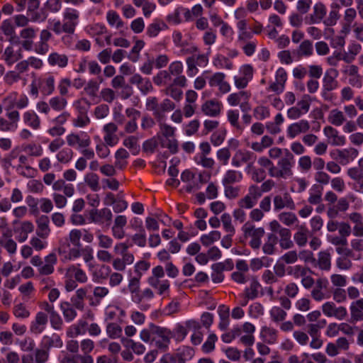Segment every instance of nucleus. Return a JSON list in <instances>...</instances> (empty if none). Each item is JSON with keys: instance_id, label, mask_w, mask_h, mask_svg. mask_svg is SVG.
<instances>
[{"instance_id": "nucleus-1", "label": "nucleus", "mask_w": 363, "mask_h": 363, "mask_svg": "<svg viewBox=\"0 0 363 363\" xmlns=\"http://www.w3.org/2000/svg\"><path fill=\"white\" fill-rule=\"evenodd\" d=\"M140 337L145 342L152 341L158 350L165 352L169 348L172 333L166 328L150 323L148 328L141 330Z\"/></svg>"}, {"instance_id": "nucleus-2", "label": "nucleus", "mask_w": 363, "mask_h": 363, "mask_svg": "<svg viewBox=\"0 0 363 363\" xmlns=\"http://www.w3.org/2000/svg\"><path fill=\"white\" fill-rule=\"evenodd\" d=\"M44 260L45 264L39 255H35L30 259V264L38 267L39 275L49 276L55 271V265L57 262V255L55 252H51L45 257Z\"/></svg>"}, {"instance_id": "nucleus-3", "label": "nucleus", "mask_w": 363, "mask_h": 363, "mask_svg": "<svg viewBox=\"0 0 363 363\" xmlns=\"http://www.w3.org/2000/svg\"><path fill=\"white\" fill-rule=\"evenodd\" d=\"M242 230L245 238H250L249 245L254 250H259L262 245V238L265 234L263 228H255L250 222H246L242 227Z\"/></svg>"}, {"instance_id": "nucleus-4", "label": "nucleus", "mask_w": 363, "mask_h": 363, "mask_svg": "<svg viewBox=\"0 0 363 363\" xmlns=\"http://www.w3.org/2000/svg\"><path fill=\"white\" fill-rule=\"evenodd\" d=\"M251 94L246 91H240L236 93L230 94L228 98V103L232 106H240L243 113L249 112L252 107L250 104Z\"/></svg>"}, {"instance_id": "nucleus-5", "label": "nucleus", "mask_w": 363, "mask_h": 363, "mask_svg": "<svg viewBox=\"0 0 363 363\" xmlns=\"http://www.w3.org/2000/svg\"><path fill=\"white\" fill-rule=\"evenodd\" d=\"M79 11L67 8L63 13L62 24L65 29V33L72 35L75 32L76 27L79 23Z\"/></svg>"}, {"instance_id": "nucleus-6", "label": "nucleus", "mask_w": 363, "mask_h": 363, "mask_svg": "<svg viewBox=\"0 0 363 363\" xmlns=\"http://www.w3.org/2000/svg\"><path fill=\"white\" fill-rule=\"evenodd\" d=\"M338 76V71L336 69H328L323 79V96L325 99H329L330 92L338 87V82L336 78Z\"/></svg>"}, {"instance_id": "nucleus-7", "label": "nucleus", "mask_w": 363, "mask_h": 363, "mask_svg": "<svg viewBox=\"0 0 363 363\" xmlns=\"http://www.w3.org/2000/svg\"><path fill=\"white\" fill-rule=\"evenodd\" d=\"M5 118L0 116V131L14 132L18 127L20 113L17 110L6 111Z\"/></svg>"}, {"instance_id": "nucleus-8", "label": "nucleus", "mask_w": 363, "mask_h": 363, "mask_svg": "<svg viewBox=\"0 0 363 363\" xmlns=\"http://www.w3.org/2000/svg\"><path fill=\"white\" fill-rule=\"evenodd\" d=\"M13 225L16 240L19 242H25L28 239V234L34 230L33 224L28 220L19 221L16 220L13 222Z\"/></svg>"}, {"instance_id": "nucleus-9", "label": "nucleus", "mask_w": 363, "mask_h": 363, "mask_svg": "<svg viewBox=\"0 0 363 363\" xmlns=\"http://www.w3.org/2000/svg\"><path fill=\"white\" fill-rule=\"evenodd\" d=\"M294 164V157L287 149L285 155L277 162L279 170L283 179H287L293 175L292 167Z\"/></svg>"}, {"instance_id": "nucleus-10", "label": "nucleus", "mask_w": 363, "mask_h": 363, "mask_svg": "<svg viewBox=\"0 0 363 363\" xmlns=\"http://www.w3.org/2000/svg\"><path fill=\"white\" fill-rule=\"evenodd\" d=\"M322 311L328 317H335L336 319L342 320L347 316V311L345 306H336L333 301H328L323 304Z\"/></svg>"}, {"instance_id": "nucleus-11", "label": "nucleus", "mask_w": 363, "mask_h": 363, "mask_svg": "<svg viewBox=\"0 0 363 363\" xmlns=\"http://www.w3.org/2000/svg\"><path fill=\"white\" fill-rule=\"evenodd\" d=\"M113 214L109 208H94L89 212V218L91 222L97 224L106 223L109 225L112 220Z\"/></svg>"}, {"instance_id": "nucleus-12", "label": "nucleus", "mask_w": 363, "mask_h": 363, "mask_svg": "<svg viewBox=\"0 0 363 363\" xmlns=\"http://www.w3.org/2000/svg\"><path fill=\"white\" fill-rule=\"evenodd\" d=\"M350 342L345 337L337 338L335 342L328 343L325 352L330 357H335L340 354L341 351H347L350 348Z\"/></svg>"}, {"instance_id": "nucleus-13", "label": "nucleus", "mask_w": 363, "mask_h": 363, "mask_svg": "<svg viewBox=\"0 0 363 363\" xmlns=\"http://www.w3.org/2000/svg\"><path fill=\"white\" fill-rule=\"evenodd\" d=\"M40 86V91L43 96H50L55 91V79L51 74H47L36 79Z\"/></svg>"}, {"instance_id": "nucleus-14", "label": "nucleus", "mask_w": 363, "mask_h": 363, "mask_svg": "<svg viewBox=\"0 0 363 363\" xmlns=\"http://www.w3.org/2000/svg\"><path fill=\"white\" fill-rule=\"evenodd\" d=\"M48 317L44 312H38L35 319L30 323V332L34 335L42 333L48 324Z\"/></svg>"}, {"instance_id": "nucleus-15", "label": "nucleus", "mask_w": 363, "mask_h": 363, "mask_svg": "<svg viewBox=\"0 0 363 363\" xmlns=\"http://www.w3.org/2000/svg\"><path fill=\"white\" fill-rule=\"evenodd\" d=\"M225 74L223 72H216L208 79L209 86L211 87L218 86L222 94H226L230 91V84L225 81Z\"/></svg>"}, {"instance_id": "nucleus-16", "label": "nucleus", "mask_w": 363, "mask_h": 363, "mask_svg": "<svg viewBox=\"0 0 363 363\" xmlns=\"http://www.w3.org/2000/svg\"><path fill=\"white\" fill-rule=\"evenodd\" d=\"M309 129V122L306 120H300L299 121L291 123L288 126L286 129L287 137L293 139L301 133H307Z\"/></svg>"}, {"instance_id": "nucleus-17", "label": "nucleus", "mask_w": 363, "mask_h": 363, "mask_svg": "<svg viewBox=\"0 0 363 363\" xmlns=\"http://www.w3.org/2000/svg\"><path fill=\"white\" fill-rule=\"evenodd\" d=\"M273 201L275 211H279L284 208L290 210H294L296 208V205L289 193H284L283 195H276Z\"/></svg>"}, {"instance_id": "nucleus-18", "label": "nucleus", "mask_w": 363, "mask_h": 363, "mask_svg": "<svg viewBox=\"0 0 363 363\" xmlns=\"http://www.w3.org/2000/svg\"><path fill=\"white\" fill-rule=\"evenodd\" d=\"M358 150L353 147L344 150H336L330 153L333 158L339 160L342 164H346L350 160H354L358 155Z\"/></svg>"}, {"instance_id": "nucleus-19", "label": "nucleus", "mask_w": 363, "mask_h": 363, "mask_svg": "<svg viewBox=\"0 0 363 363\" xmlns=\"http://www.w3.org/2000/svg\"><path fill=\"white\" fill-rule=\"evenodd\" d=\"M67 143L71 147L77 145L80 148H85L90 145L91 139L87 133H83L81 135L71 133L67 136Z\"/></svg>"}, {"instance_id": "nucleus-20", "label": "nucleus", "mask_w": 363, "mask_h": 363, "mask_svg": "<svg viewBox=\"0 0 363 363\" xmlns=\"http://www.w3.org/2000/svg\"><path fill=\"white\" fill-rule=\"evenodd\" d=\"M223 108L222 103L217 99L206 101L201 106V111L206 116L216 117L220 115Z\"/></svg>"}, {"instance_id": "nucleus-21", "label": "nucleus", "mask_w": 363, "mask_h": 363, "mask_svg": "<svg viewBox=\"0 0 363 363\" xmlns=\"http://www.w3.org/2000/svg\"><path fill=\"white\" fill-rule=\"evenodd\" d=\"M131 84L136 85L143 94L146 95L153 89L150 80L139 74H133L129 79Z\"/></svg>"}, {"instance_id": "nucleus-22", "label": "nucleus", "mask_w": 363, "mask_h": 363, "mask_svg": "<svg viewBox=\"0 0 363 363\" xmlns=\"http://www.w3.org/2000/svg\"><path fill=\"white\" fill-rule=\"evenodd\" d=\"M315 287L311 291V297L316 301H320L325 298H329L323 289H326L328 286V281L325 278L318 279L315 282Z\"/></svg>"}, {"instance_id": "nucleus-23", "label": "nucleus", "mask_w": 363, "mask_h": 363, "mask_svg": "<svg viewBox=\"0 0 363 363\" xmlns=\"http://www.w3.org/2000/svg\"><path fill=\"white\" fill-rule=\"evenodd\" d=\"M351 323L363 321V298L352 301L350 306Z\"/></svg>"}, {"instance_id": "nucleus-24", "label": "nucleus", "mask_w": 363, "mask_h": 363, "mask_svg": "<svg viewBox=\"0 0 363 363\" xmlns=\"http://www.w3.org/2000/svg\"><path fill=\"white\" fill-rule=\"evenodd\" d=\"M23 57L22 51L21 49L15 51L13 46H8L4 50L1 55V60L4 61L9 67L12 66L14 63L18 62Z\"/></svg>"}, {"instance_id": "nucleus-25", "label": "nucleus", "mask_w": 363, "mask_h": 363, "mask_svg": "<svg viewBox=\"0 0 363 363\" xmlns=\"http://www.w3.org/2000/svg\"><path fill=\"white\" fill-rule=\"evenodd\" d=\"M23 121L26 126L30 128L33 130H37L40 128V118L33 110H28L23 113Z\"/></svg>"}, {"instance_id": "nucleus-26", "label": "nucleus", "mask_w": 363, "mask_h": 363, "mask_svg": "<svg viewBox=\"0 0 363 363\" xmlns=\"http://www.w3.org/2000/svg\"><path fill=\"white\" fill-rule=\"evenodd\" d=\"M293 54L298 59L309 57L313 55V44L310 40H303L299 46L293 51Z\"/></svg>"}, {"instance_id": "nucleus-27", "label": "nucleus", "mask_w": 363, "mask_h": 363, "mask_svg": "<svg viewBox=\"0 0 363 363\" xmlns=\"http://www.w3.org/2000/svg\"><path fill=\"white\" fill-rule=\"evenodd\" d=\"M69 58L66 54L59 53L57 52H51L48 57V62L52 67L65 68L67 66Z\"/></svg>"}, {"instance_id": "nucleus-28", "label": "nucleus", "mask_w": 363, "mask_h": 363, "mask_svg": "<svg viewBox=\"0 0 363 363\" xmlns=\"http://www.w3.org/2000/svg\"><path fill=\"white\" fill-rule=\"evenodd\" d=\"M168 29L166 23L160 18H155L152 23L149 24L146 28V34L150 38H155L158 35L160 31Z\"/></svg>"}, {"instance_id": "nucleus-29", "label": "nucleus", "mask_w": 363, "mask_h": 363, "mask_svg": "<svg viewBox=\"0 0 363 363\" xmlns=\"http://www.w3.org/2000/svg\"><path fill=\"white\" fill-rule=\"evenodd\" d=\"M62 345V340L60 336L56 333H53L51 335H45L40 342V346L45 347L49 351L52 347L61 348Z\"/></svg>"}, {"instance_id": "nucleus-30", "label": "nucleus", "mask_w": 363, "mask_h": 363, "mask_svg": "<svg viewBox=\"0 0 363 363\" xmlns=\"http://www.w3.org/2000/svg\"><path fill=\"white\" fill-rule=\"evenodd\" d=\"M325 135L328 138H332L331 144L334 146L344 145L346 143V138L344 135H339L338 131L332 126H325L323 129Z\"/></svg>"}, {"instance_id": "nucleus-31", "label": "nucleus", "mask_w": 363, "mask_h": 363, "mask_svg": "<svg viewBox=\"0 0 363 363\" xmlns=\"http://www.w3.org/2000/svg\"><path fill=\"white\" fill-rule=\"evenodd\" d=\"M87 290L85 288L77 289L75 294L70 299V303L73 307L79 311H84L85 307L84 298H86Z\"/></svg>"}, {"instance_id": "nucleus-32", "label": "nucleus", "mask_w": 363, "mask_h": 363, "mask_svg": "<svg viewBox=\"0 0 363 363\" xmlns=\"http://www.w3.org/2000/svg\"><path fill=\"white\" fill-rule=\"evenodd\" d=\"M49 223L50 220L47 216L43 215L38 218L36 234L39 238L45 239L48 237L50 232Z\"/></svg>"}, {"instance_id": "nucleus-33", "label": "nucleus", "mask_w": 363, "mask_h": 363, "mask_svg": "<svg viewBox=\"0 0 363 363\" xmlns=\"http://www.w3.org/2000/svg\"><path fill=\"white\" fill-rule=\"evenodd\" d=\"M277 234L279 235L278 242L281 249L288 250L294 247V242L291 240V232L289 228H284Z\"/></svg>"}, {"instance_id": "nucleus-34", "label": "nucleus", "mask_w": 363, "mask_h": 363, "mask_svg": "<svg viewBox=\"0 0 363 363\" xmlns=\"http://www.w3.org/2000/svg\"><path fill=\"white\" fill-rule=\"evenodd\" d=\"M278 242V236L274 233H267V238L262 245V251L265 255H272L277 251L276 245Z\"/></svg>"}, {"instance_id": "nucleus-35", "label": "nucleus", "mask_w": 363, "mask_h": 363, "mask_svg": "<svg viewBox=\"0 0 363 363\" xmlns=\"http://www.w3.org/2000/svg\"><path fill=\"white\" fill-rule=\"evenodd\" d=\"M327 13V9L322 2L315 4L313 6V13L310 17L309 23H320Z\"/></svg>"}, {"instance_id": "nucleus-36", "label": "nucleus", "mask_w": 363, "mask_h": 363, "mask_svg": "<svg viewBox=\"0 0 363 363\" xmlns=\"http://www.w3.org/2000/svg\"><path fill=\"white\" fill-rule=\"evenodd\" d=\"M313 267H318L322 270L328 271L331 267L330 254L327 251H321L318 255V259Z\"/></svg>"}, {"instance_id": "nucleus-37", "label": "nucleus", "mask_w": 363, "mask_h": 363, "mask_svg": "<svg viewBox=\"0 0 363 363\" xmlns=\"http://www.w3.org/2000/svg\"><path fill=\"white\" fill-rule=\"evenodd\" d=\"M330 9L331 10L329 12L328 16L323 21V23L326 26H335L340 17L339 13V10L340 9V4L333 2L330 5Z\"/></svg>"}, {"instance_id": "nucleus-38", "label": "nucleus", "mask_w": 363, "mask_h": 363, "mask_svg": "<svg viewBox=\"0 0 363 363\" xmlns=\"http://www.w3.org/2000/svg\"><path fill=\"white\" fill-rule=\"evenodd\" d=\"M60 308L66 322H72L77 316L76 308L69 301H62Z\"/></svg>"}, {"instance_id": "nucleus-39", "label": "nucleus", "mask_w": 363, "mask_h": 363, "mask_svg": "<svg viewBox=\"0 0 363 363\" xmlns=\"http://www.w3.org/2000/svg\"><path fill=\"white\" fill-rule=\"evenodd\" d=\"M69 247V243H65V244L61 245L58 247V250H57L59 255H64V258L65 259H69V260L78 258L79 257L81 256L82 251H80V250L78 248L79 247H76L69 249V252L67 253V249Z\"/></svg>"}, {"instance_id": "nucleus-40", "label": "nucleus", "mask_w": 363, "mask_h": 363, "mask_svg": "<svg viewBox=\"0 0 363 363\" xmlns=\"http://www.w3.org/2000/svg\"><path fill=\"white\" fill-rule=\"evenodd\" d=\"M128 152L124 148L118 149L115 153V167L118 169H124L128 165Z\"/></svg>"}, {"instance_id": "nucleus-41", "label": "nucleus", "mask_w": 363, "mask_h": 363, "mask_svg": "<svg viewBox=\"0 0 363 363\" xmlns=\"http://www.w3.org/2000/svg\"><path fill=\"white\" fill-rule=\"evenodd\" d=\"M323 186L318 184H314L309 190V197L308 201L313 205L319 204L322 201Z\"/></svg>"}, {"instance_id": "nucleus-42", "label": "nucleus", "mask_w": 363, "mask_h": 363, "mask_svg": "<svg viewBox=\"0 0 363 363\" xmlns=\"http://www.w3.org/2000/svg\"><path fill=\"white\" fill-rule=\"evenodd\" d=\"M261 337L268 344H274L277 340V330L267 326H264L261 329Z\"/></svg>"}, {"instance_id": "nucleus-43", "label": "nucleus", "mask_w": 363, "mask_h": 363, "mask_svg": "<svg viewBox=\"0 0 363 363\" xmlns=\"http://www.w3.org/2000/svg\"><path fill=\"white\" fill-rule=\"evenodd\" d=\"M103 82L104 79L101 76L98 77L97 79L89 80L84 87V91L89 96L96 97L99 90V84Z\"/></svg>"}, {"instance_id": "nucleus-44", "label": "nucleus", "mask_w": 363, "mask_h": 363, "mask_svg": "<svg viewBox=\"0 0 363 363\" xmlns=\"http://www.w3.org/2000/svg\"><path fill=\"white\" fill-rule=\"evenodd\" d=\"M242 179V174L239 171L229 169L225 173L222 179V184H233L238 183Z\"/></svg>"}, {"instance_id": "nucleus-45", "label": "nucleus", "mask_w": 363, "mask_h": 363, "mask_svg": "<svg viewBox=\"0 0 363 363\" xmlns=\"http://www.w3.org/2000/svg\"><path fill=\"white\" fill-rule=\"evenodd\" d=\"M309 230L305 225L299 226L298 230L294 235V239L299 247H304L308 242Z\"/></svg>"}, {"instance_id": "nucleus-46", "label": "nucleus", "mask_w": 363, "mask_h": 363, "mask_svg": "<svg viewBox=\"0 0 363 363\" xmlns=\"http://www.w3.org/2000/svg\"><path fill=\"white\" fill-rule=\"evenodd\" d=\"M75 127L83 128L90 123V119L87 115V112L84 108L78 107L77 116L72 121Z\"/></svg>"}, {"instance_id": "nucleus-47", "label": "nucleus", "mask_w": 363, "mask_h": 363, "mask_svg": "<svg viewBox=\"0 0 363 363\" xmlns=\"http://www.w3.org/2000/svg\"><path fill=\"white\" fill-rule=\"evenodd\" d=\"M213 64L218 69H232L233 68V63L230 59L221 54L215 56Z\"/></svg>"}, {"instance_id": "nucleus-48", "label": "nucleus", "mask_w": 363, "mask_h": 363, "mask_svg": "<svg viewBox=\"0 0 363 363\" xmlns=\"http://www.w3.org/2000/svg\"><path fill=\"white\" fill-rule=\"evenodd\" d=\"M51 108L56 111H62L65 108L67 104V101L62 96H56L52 97L49 100Z\"/></svg>"}, {"instance_id": "nucleus-49", "label": "nucleus", "mask_w": 363, "mask_h": 363, "mask_svg": "<svg viewBox=\"0 0 363 363\" xmlns=\"http://www.w3.org/2000/svg\"><path fill=\"white\" fill-rule=\"evenodd\" d=\"M106 20L110 26H115L117 29H120L124 26V23L121 20L120 16L116 11L113 10H110L107 12Z\"/></svg>"}, {"instance_id": "nucleus-50", "label": "nucleus", "mask_w": 363, "mask_h": 363, "mask_svg": "<svg viewBox=\"0 0 363 363\" xmlns=\"http://www.w3.org/2000/svg\"><path fill=\"white\" fill-rule=\"evenodd\" d=\"M84 182L93 191H98L100 189L99 177L95 173L86 174Z\"/></svg>"}, {"instance_id": "nucleus-51", "label": "nucleus", "mask_w": 363, "mask_h": 363, "mask_svg": "<svg viewBox=\"0 0 363 363\" xmlns=\"http://www.w3.org/2000/svg\"><path fill=\"white\" fill-rule=\"evenodd\" d=\"M328 121L335 126H340L345 121V118L342 111L338 109H333L330 112Z\"/></svg>"}, {"instance_id": "nucleus-52", "label": "nucleus", "mask_w": 363, "mask_h": 363, "mask_svg": "<svg viewBox=\"0 0 363 363\" xmlns=\"http://www.w3.org/2000/svg\"><path fill=\"white\" fill-rule=\"evenodd\" d=\"M356 196L353 194L350 193L345 197L340 198L337 200V203L335 206L340 211L345 212L349 208L350 202H354Z\"/></svg>"}, {"instance_id": "nucleus-53", "label": "nucleus", "mask_w": 363, "mask_h": 363, "mask_svg": "<svg viewBox=\"0 0 363 363\" xmlns=\"http://www.w3.org/2000/svg\"><path fill=\"white\" fill-rule=\"evenodd\" d=\"M261 285L259 281L256 279H253L250 286L245 289V296L251 300L256 298L258 296V291Z\"/></svg>"}, {"instance_id": "nucleus-54", "label": "nucleus", "mask_w": 363, "mask_h": 363, "mask_svg": "<svg viewBox=\"0 0 363 363\" xmlns=\"http://www.w3.org/2000/svg\"><path fill=\"white\" fill-rule=\"evenodd\" d=\"M175 108V104L169 99H165L159 105V111L160 112V116L157 117V121H162L164 117L166 112L171 111Z\"/></svg>"}, {"instance_id": "nucleus-55", "label": "nucleus", "mask_w": 363, "mask_h": 363, "mask_svg": "<svg viewBox=\"0 0 363 363\" xmlns=\"http://www.w3.org/2000/svg\"><path fill=\"white\" fill-rule=\"evenodd\" d=\"M221 234L218 230L211 231L208 234L203 235L201 237V242L203 246H209L214 242L220 239Z\"/></svg>"}, {"instance_id": "nucleus-56", "label": "nucleus", "mask_w": 363, "mask_h": 363, "mask_svg": "<svg viewBox=\"0 0 363 363\" xmlns=\"http://www.w3.org/2000/svg\"><path fill=\"white\" fill-rule=\"evenodd\" d=\"M13 168L18 174L26 178H33L37 173V170L30 165H25L23 167L16 165Z\"/></svg>"}, {"instance_id": "nucleus-57", "label": "nucleus", "mask_w": 363, "mask_h": 363, "mask_svg": "<svg viewBox=\"0 0 363 363\" xmlns=\"http://www.w3.org/2000/svg\"><path fill=\"white\" fill-rule=\"evenodd\" d=\"M67 272L74 276L77 281L80 283H85L88 279L86 273L82 269L74 265L69 267Z\"/></svg>"}, {"instance_id": "nucleus-58", "label": "nucleus", "mask_w": 363, "mask_h": 363, "mask_svg": "<svg viewBox=\"0 0 363 363\" xmlns=\"http://www.w3.org/2000/svg\"><path fill=\"white\" fill-rule=\"evenodd\" d=\"M86 30L91 36L100 35L107 33L106 27L102 23H94L88 26Z\"/></svg>"}, {"instance_id": "nucleus-59", "label": "nucleus", "mask_w": 363, "mask_h": 363, "mask_svg": "<svg viewBox=\"0 0 363 363\" xmlns=\"http://www.w3.org/2000/svg\"><path fill=\"white\" fill-rule=\"evenodd\" d=\"M272 320L275 323H279L285 320L286 312L278 306L272 307L269 311Z\"/></svg>"}, {"instance_id": "nucleus-60", "label": "nucleus", "mask_w": 363, "mask_h": 363, "mask_svg": "<svg viewBox=\"0 0 363 363\" xmlns=\"http://www.w3.org/2000/svg\"><path fill=\"white\" fill-rule=\"evenodd\" d=\"M193 356L194 350L190 347H184L176 353L177 363H186V362L191 359Z\"/></svg>"}, {"instance_id": "nucleus-61", "label": "nucleus", "mask_w": 363, "mask_h": 363, "mask_svg": "<svg viewBox=\"0 0 363 363\" xmlns=\"http://www.w3.org/2000/svg\"><path fill=\"white\" fill-rule=\"evenodd\" d=\"M106 333L109 337L116 339L121 336L122 328L118 324L116 323H111L106 326Z\"/></svg>"}, {"instance_id": "nucleus-62", "label": "nucleus", "mask_w": 363, "mask_h": 363, "mask_svg": "<svg viewBox=\"0 0 363 363\" xmlns=\"http://www.w3.org/2000/svg\"><path fill=\"white\" fill-rule=\"evenodd\" d=\"M0 245L3 247L10 255L16 253L17 250L16 242L11 238H1Z\"/></svg>"}, {"instance_id": "nucleus-63", "label": "nucleus", "mask_w": 363, "mask_h": 363, "mask_svg": "<svg viewBox=\"0 0 363 363\" xmlns=\"http://www.w3.org/2000/svg\"><path fill=\"white\" fill-rule=\"evenodd\" d=\"M279 220L287 226H291L298 222L296 216L291 212H283L279 215Z\"/></svg>"}, {"instance_id": "nucleus-64", "label": "nucleus", "mask_w": 363, "mask_h": 363, "mask_svg": "<svg viewBox=\"0 0 363 363\" xmlns=\"http://www.w3.org/2000/svg\"><path fill=\"white\" fill-rule=\"evenodd\" d=\"M49 358V350L45 347L37 348L34 352L35 363H45Z\"/></svg>"}]
</instances>
